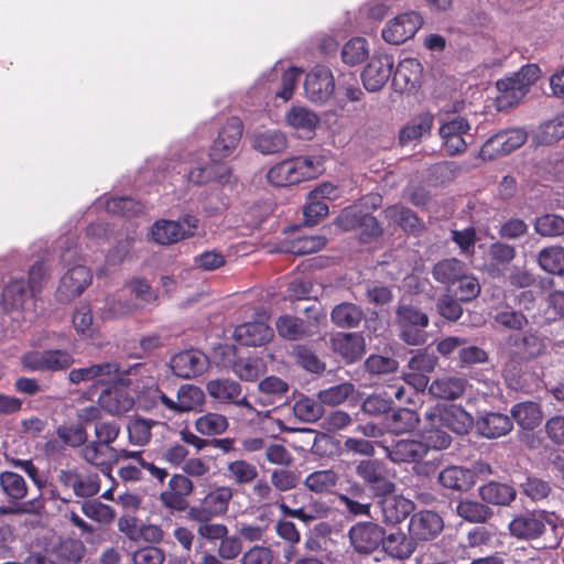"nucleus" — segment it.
Masks as SVG:
<instances>
[{
	"label": "nucleus",
	"mask_w": 564,
	"mask_h": 564,
	"mask_svg": "<svg viewBox=\"0 0 564 564\" xmlns=\"http://www.w3.org/2000/svg\"><path fill=\"white\" fill-rule=\"evenodd\" d=\"M324 159L321 155H300L281 161L267 173L274 186H290L317 177L324 172Z\"/></svg>",
	"instance_id": "f257e3e1"
},
{
	"label": "nucleus",
	"mask_w": 564,
	"mask_h": 564,
	"mask_svg": "<svg viewBox=\"0 0 564 564\" xmlns=\"http://www.w3.org/2000/svg\"><path fill=\"white\" fill-rule=\"evenodd\" d=\"M203 152L188 153V166L185 176L188 183L194 185H207L218 183L224 185L229 182L231 169L220 161H204Z\"/></svg>",
	"instance_id": "f03ea898"
},
{
	"label": "nucleus",
	"mask_w": 564,
	"mask_h": 564,
	"mask_svg": "<svg viewBox=\"0 0 564 564\" xmlns=\"http://www.w3.org/2000/svg\"><path fill=\"white\" fill-rule=\"evenodd\" d=\"M234 489L229 486H218L209 491L197 505L187 510V519L194 522H209L214 518L227 513Z\"/></svg>",
	"instance_id": "7ed1b4c3"
},
{
	"label": "nucleus",
	"mask_w": 564,
	"mask_h": 564,
	"mask_svg": "<svg viewBox=\"0 0 564 564\" xmlns=\"http://www.w3.org/2000/svg\"><path fill=\"white\" fill-rule=\"evenodd\" d=\"M20 360L24 369L33 372L65 371L75 361L73 355L64 349L26 351Z\"/></svg>",
	"instance_id": "20e7f679"
},
{
	"label": "nucleus",
	"mask_w": 564,
	"mask_h": 564,
	"mask_svg": "<svg viewBox=\"0 0 564 564\" xmlns=\"http://www.w3.org/2000/svg\"><path fill=\"white\" fill-rule=\"evenodd\" d=\"M395 322L400 328V338L408 345H422L425 343V327L429 317L413 305L401 304L395 312Z\"/></svg>",
	"instance_id": "39448f33"
},
{
	"label": "nucleus",
	"mask_w": 564,
	"mask_h": 564,
	"mask_svg": "<svg viewBox=\"0 0 564 564\" xmlns=\"http://www.w3.org/2000/svg\"><path fill=\"white\" fill-rule=\"evenodd\" d=\"M424 420L427 424H442L458 435L467 434L474 424L473 416L455 404L432 406L425 411Z\"/></svg>",
	"instance_id": "423d86ee"
},
{
	"label": "nucleus",
	"mask_w": 564,
	"mask_h": 564,
	"mask_svg": "<svg viewBox=\"0 0 564 564\" xmlns=\"http://www.w3.org/2000/svg\"><path fill=\"white\" fill-rule=\"evenodd\" d=\"M198 219L186 215L177 221L161 219L151 227L152 239L160 245L175 243L195 234Z\"/></svg>",
	"instance_id": "0eeeda50"
},
{
	"label": "nucleus",
	"mask_w": 564,
	"mask_h": 564,
	"mask_svg": "<svg viewBox=\"0 0 564 564\" xmlns=\"http://www.w3.org/2000/svg\"><path fill=\"white\" fill-rule=\"evenodd\" d=\"M422 24L423 19L417 12H404L388 21L381 35L387 43L399 45L412 39Z\"/></svg>",
	"instance_id": "6e6552de"
},
{
	"label": "nucleus",
	"mask_w": 564,
	"mask_h": 564,
	"mask_svg": "<svg viewBox=\"0 0 564 564\" xmlns=\"http://www.w3.org/2000/svg\"><path fill=\"white\" fill-rule=\"evenodd\" d=\"M356 474L376 497L392 494L395 489L394 482L389 478L386 465L380 460H361L356 467Z\"/></svg>",
	"instance_id": "1a4fd4ad"
},
{
	"label": "nucleus",
	"mask_w": 564,
	"mask_h": 564,
	"mask_svg": "<svg viewBox=\"0 0 564 564\" xmlns=\"http://www.w3.org/2000/svg\"><path fill=\"white\" fill-rule=\"evenodd\" d=\"M335 90L332 70L323 65L314 66L305 76L304 91L308 100L315 104L327 101Z\"/></svg>",
	"instance_id": "9d476101"
},
{
	"label": "nucleus",
	"mask_w": 564,
	"mask_h": 564,
	"mask_svg": "<svg viewBox=\"0 0 564 564\" xmlns=\"http://www.w3.org/2000/svg\"><path fill=\"white\" fill-rule=\"evenodd\" d=\"M242 135V122L239 118L232 117L221 127L217 138L214 140L209 158L212 161H223L230 158L238 148Z\"/></svg>",
	"instance_id": "9b49d317"
},
{
	"label": "nucleus",
	"mask_w": 564,
	"mask_h": 564,
	"mask_svg": "<svg viewBox=\"0 0 564 564\" xmlns=\"http://www.w3.org/2000/svg\"><path fill=\"white\" fill-rule=\"evenodd\" d=\"M194 482L184 474H174L167 482L166 489L161 491V503L171 511L182 512L188 510L187 498L194 491Z\"/></svg>",
	"instance_id": "f8f14e48"
},
{
	"label": "nucleus",
	"mask_w": 564,
	"mask_h": 564,
	"mask_svg": "<svg viewBox=\"0 0 564 564\" xmlns=\"http://www.w3.org/2000/svg\"><path fill=\"white\" fill-rule=\"evenodd\" d=\"M269 314L262 311L257 314L256 322H247L235 328L234 338L245 346H262L273 337V329L269 326Z\"/></svg>",
	"instance_id": "ddd939ff"
},
{
	"label": "nucleus",
	"mask_w": 564,
	"mask_h": 564,
	"mask_svg": "<svg viewBox=\"0 0 564 564\" xmlns=\"http://www.w3.org/2000/svg\"><path fill=\"white\" fill-rule=\"evenodd\" d=\"M528 68L529 65H523L520 73L497 82L498 95L496 100L499 109L511 107L525 96L529 86Z\"/></svg>",
	"instance_id": "4468645a"
},
{
	"label": "nucleus",
	"mask_w": 564,
	"mask_h": 564,
	"mask_svg": "<svg viewBox=\"0 0 564 564\" xmlns=\"http://www.w3.org/2000/svg\"><path fill=\"white\" fill-rule=\"evenodd\" d=\"M120 367L117 362L105 361L89 365L83 368L72 369L68 372V380L73 384L94 382L95 384H106L119 376Z\"/></svg>",
	"instance_id": "2eb2a0df"
},
{
	"label": "nucleus",
	"mask_w": 564,
	"mask_h": 564,
	"mask_svg": "<svg viewBox=\"0 0 564 564\" xmlns=\"http://www.w3.org/2000/svg\"><path fill=\"white\" fill-rule=\"evenodd\" d=\"M90 282L89 269L83 264H75L61 278L56 296L61 302H69L79 296Z\"/></svg>",
	"instance_id": "dca6fc26"
},
{
	"label": "nucleus",
	"mask_w": 564,
	"mask_h": 564,
	"mask_svg": "<svg viewBox=\"0 0 564 564\" xmlns=\"http://www.w3.org/2000/svg\"><path fill=\"white\" fill-rule=\"evenodd\" d=\"M384 530L373 522H359L349 530V539L352 547L359 554H370L382 542Z\"/></svg>",
	"instance_id": "f3484780"
},
{
	"label": "nucleus",
	"mask_w": 564,
	"mask_h": 564,
	"mask_svg": "<svg viewBox=\"0 0 564 564\" xmlns=\"http://www.w3.org/2000/svg\"><path fill=\"white\" fill-rule=\"evenodd\" d=\"M208 365L207 356L196 349L181 351L174 355L170 361L173 373L183 379L200 376Z\"/></svg>",
	"instance_id": "a211bd4d"
},
{
	"label": "nucleus",
	"mask_w": 564,
	"mask_h": 564,
	"mask_svg": "<svg viewBox=\"0 0 564 564\" xmlns=\"http://www.w3.org/2000/svg\"><path fill=\"white\" fill-rule=\"evenodd\" d=\"M392 67V56L387 54L373 55L361 73L364 87L372 93L380 90L389 80Z\"/></svg>",
	"instance_id": "6ab92c4d"
},
{
	"label": "nucleus",
	"mask_w": 564,
	"mask_h": 564,
	"mask_svg": "<svg viewBox=\"0 0 564 564\" xmlns=\"http://www.w3.org/2000/svg\"><path fill=\"white\" fill-rule=\"evenodd\" d=\"M443 519L434 511L415 512L409 522V533L414 541H431L443 530Z\"/></svg>",
	"instance_id": "aec40b11"
},
{
	"label": "nucleus",
	"mask_w": 564,
	"mask_h": 564,
	"mask_svg": "<svg viewBox=\"0 0 564 564\" xmlns=\"http://www.w3.org/2000/svg\"><path fill=\"white\" fill-rule=\"evenodd\" d=\"M469 129L468 121L463 117H455L442 123L438 132L449 155H456L466 150L467 142L464 135L468 133Z\"/></svg>",
	"instance_id": "412c9836"
},
{
	"label": "nucleus",
	"mask_w": 564,
	"mask_h": 564,
	"mask_svg": "<svg viewBox=\"0 0 564 564\" xmlns=\"http://www.w3.org/2000/svg\"><path fill=\"white\" fill-rule=\"evenodd\" d=\"M329 347L347 364H352L365 354L366 343L360 333L338 332L330 337Z\"/></svg>",
	"instance_id": "4be33fe9"
},
{
	"label": "nucleus",
	"mask_w": 564,
	"mask_h": 564,
	"mask_svg": "<svg viewBox=\"0 0 564 564\" xmlns=\"http://www.w3.org/2000/svg\"><path fill=\"white\" fill-rule=\"evenodd\" d=\"M380 446L387 457L397 464L416 463L426 455L425 445L421 441L413 438H402L391 445L381 443Z\"/></svg>",
	"instance_id": "5701e85b"
},
{
	"label": "nucleus",
	"mask_w": 564,
	"mask_h": 564,
	"mask_svg": "<svg viewBox=\"0 0 564 564\" xmlns=\"http://www.w3.org/2000/svg\"><path fill=\"white\" fill-rule=\"evenodd\" d=\"M32 290L23 280L12 279L2 292V305L8 312H26L33 305Z\"/></svg>",
	"instance_id": "b1692460"
},
{
	"label": "nucleus",
	"mask_w": 564,
	"mask_h": 564,
	"mask_svg": "<svg viewBox=\"0 0 564 564\" xmlns=\"http://www.w3.org/2000/svg\"><path fill=\"white\" fill-rule=\"evenodd\" d=\"M379 506L382 521L389 524L402 522L414 509V503L400 495H382Z\"/></svg>",
	"instance_id": "393cba45"
},
{
	"label": "nucleus",
	"mask_w": 564,
	"mask_h": 564,
	"mask_svg": "<svg viewBox=\"0 0 564 564\" xmlns=\"http://www.w3.org/2000/svg\"><path fill=\"white\" fill-rule=\"evenodd\" d=\"M285 122L300 138L311 139L319 122V118L311 109L295 106L285 113Z\"/></svg>",
	"instance_id": "a878e982"
},
{
	"label": "nucleus",
	"mask_w": 564,
	"mask_h": 564,
	"mask_svg": "<svg viewBox=\"0 0 564 564\" xmlns=\"http://www.w3.org/2000/svg\"><path fill=\"white\" fill-rule=\"evenodd\" d=\"M115 454L116 447L105 446L96 441L85 444L80 449V456L86 463L100 468L108 476L113 465Z\"/></svg>",
	"instance_id": "bb28decb"
},
{
	"label": "nucleus",
	"mask_w": 564,
	"mask_h": 564,
	"mask_svg": "<svg viewBox=\"0 0 564 564\" xmlns=\"http://www.w3.org/2000/svg\"><path fill=\"white\" fill-rule=\"evenodd\" d=\"M100 408L112 415H121L130 411L135 401L134 398L123 388L106 389L98 399Z\"/></svg>",
	"instance_id": "cd10ccee"
},
{
	"label": "nucleus",
	"mask_w": 564,
	"mask_h": 564,
	"mask_svg": "<svg viewBox=\"0 0 564 564\" xmlns=\"http://www.w3.org/2000/svg\"><path fill=\"white\" fill-rule=\"evenodd\" d=\"M275 328L279 336L288 340H301L315 333L311 322L288 314L276 319Z\"/></svg>",
	"instance_id": "c85d7f7f"
},
{
	"label": "nucleus",
	"mask_w": 564,
	"mask_h": 564,
	"mask_svg": "<svg viewBox=\"0 0 564 564\" xmlns=\"http://www.w3.org/2000/svg\"><path fill=\"white\" fill-rule=\"evenodd\" d=\"M467 380L460 376H442L432 381L429 392L444 400H455L463 395Z\"/></svg>",
	"instance_id": "c756f323"
},
{
	"label": "nucleus",
	"mask_w": 564,
	"mask_h": 564,
	"mask_svg": "<svg viewBox=\"0 0 564 564\" xmlns=\"http://www.w3.org/2000/svg\"><path fill=\"white\" fill-rule=\"evenodd\" d=\"M421 70V64L416 59L401 61L392 78L393 86L401 91L415 89L420 83Z\"/></svg>",
	"instance_id": "7c9ffc66"
},
{
	"label": "nucleus",
	"mask_w": 564,
	"mask_h": 564,
	"mask_svg": "<svg viewBox=\"0 0 564 564\" xmlns=\"http://www.w3.org/2000/svg\"><path fill=\"white\" fill-rule=\"evenodd\" d=\"M224 476L232 485L248 486L257 480L259 471L254 464L246 459H235L226 464Z\"/></svg>",
	"instance_id": "2f4dec72"
},
{
	"label": "nucleus",
	"mask_w": 564,
	"mask_h": 564,
	"mask_svg": "<svg viewBox=\"0 0 564 564\" xmlns=\"http://www.w3.org/2000/svg\"><path fill=\"white\" fill-rule=\"evenodd\" d=\"M252 147L262 154H274L286 149L288 139L276 129L259 131L252 135Z\"/></svg>",
	"instance_id": "473e14b6"
},
{
	"label": "nucleus",
	"mask_w": 564,
	"mask_h": 564,
	"mask_svg": "<svg viewBox=\"0 0 564 564\" xmlns=\"http://www.w3.org/2000/svg\"><path fill=\"white\" fill-rule=\"evenodd\" d=\"M206 390L213 399L231 404L237 403L242 391L240 383L229 378L208 381Z\"/></svg>",
	"instance_id": "72a5a7b5"
},
{
	"label": "nucleus",
	"mask_w": 564,
	"mask_h": 564,
	"mask_svg": "<svg viewBox=\"0 0 564 564\" xmlns=\"http://www.w3.org/2000/svg\"><path fill=\"white\" fill-rule=\"evenodd\" d=\"M381 545L389 556L397 560L409 558L414 552L413 539L401 531L383 534Z\"/></svg>",
	"instance_id": "f704fd0d"
},
{
	"label": "nucleus",
	"mask_w": 564,
	"mask_h": 564,
	"mask_svg": "<svg viewBox=\"0 0 564 564\" xmlns=\"http://www.w3.org/2000/svg\"><path fill=\"white\" fill-rule=\"evenodd\" d=\"M440 484L448 489L465 491L474 485L473 474L468 468L448 466L438 474Z\"/></svg>",
	"instance_id": "c9c22d12"
},
{
	"label": "nucleus",
	"mask_w": 564,
	"mask_h": 564,
	"mask_svg": "<svg viewBox=\"0 0 564 564\" xmlns=\"http://www.w3.org/2000/svg\"><path fill=\"white\" fill-rule=\"evenodd\" d=\"M419 422V414L406 408H400L384 419L386 427L393 434L410 433L416 429Z\"/></svg>",
	"instance_id": "e433bc0d"
},
{
	"label": "nucleus",
	"mask_w": 564,
	"mask_h": 564,
	"mask_svg": "<svg viewBox=\"0 0 564 564\" xmlns=\"http://www.w3.org/2000/svg\"><path fill=\"white\" fill-rule=\"evenodd\" d=\"M384 217L399 225L404 231L417 235L424 229L422 220L409 208L402 206H389L383 210Z\"/></svg>",
	"instance_id": "4c0bfd02"
},
{
	"label": "nucleus",
	"mask_w": 564,
	"mask_h": 564,
	"mask_svg": "<svg viewBox=\"0 0 564 564\" xmlns=\"http://www.w3.org/2000/svg\"><path fill=\"white\" fill-rule=\"evenodd\" d=\"M466 270L467 267L463 261L456 258H451L438 261L433 267L432 275L442 284L454 285L458 279L465 274Z\"/></svg>",
	"instance_id": "58836bf2"
},
{
	"label": "nucleus",
	"mask_w": 564,
	"mask_h": 564,
	"mask_svg": "<svg viewBox=\"0 0 564 564\" xmlns=\"http://www.w3.org/2000/svg\"><path fill=\"white\" fill-rule=\"evenodd\" d=\"M512 427L508 415L501 413H489L478 422L480 434L488 438H496L506 435Z\"/></svg>",
	"instance_id": "ea45409f"
},
{
	"label": "nucleus",
	"mask_w": 564,
	"mask_h": 564,
	"mask_svg": "<svg viewBox=\"0 0 564 564\" xmlns=\"http://www.w3.org/2000/svg\"><path fill=\"white\" fill-rule=\"evenodd\" d=\"M158 424L156 421L150 419H131L127 425L129 443L140 447L148 445L152 437V429Z\"/></svg>",
	"instance_id": "a19ab883"
},
{
	"label": "nucleus",
	"mask_w": 564,
	"mask_h": 564,
	"mask_svg": "<svg viewBox=\"0 0 564 564\" xmlns=\"http://www.w3.org/2000/svg\"><path fill=\"white\" fill-rule=\"evenodd\" d=\"M362 317V310L358 305L348 302L336 305L330 313L332 322L343 328L356 327Z\"/></svg>",
	"instance_id": "79ce46f5"
},
{
	"label": "nucleus",
	"mask_w": 564,
	"mask_h": 564,
	"mask_svg": "<svg viewBox=\"0 0 564 564\" xmlns=\"http://www.w3.org/2000/svg\"><path fill=\"white\" fill-rule=\"evenodd\" d=\"M339 476L333 469H322L311 473L304 480L305 487L315 494L330 492L338 484Z\"/></svg>",
	"instance_id": "37998d69"
},
{
	"label": "nucleus",
	"mask_w": 564,
	"mask_h": 564,
	"mask_svg": "<svg viewBox=\"0 0 564 564\" xmlns=\"http://www.w3.org/2000/svg\"><path fill=\"white\" fill-rule=\"evenodd\" d=\"M433 116L429 112L421 113L412 119L410 123L400 131V142L405 144L430 134L433 126Z\"/></svg>",
	"instance_id": "c03bdc74"
},
{
	"label": "nucleus",
	"mask_w": 564,
	"mask_h": 564,
	"mask_svg": "<svg viewBox=\"0 0 564 564\" xmlns=\"http://www.w3.org/2000/svg\"><path fill=\"white\" fill-rule=\"evenodd\" d=\"M250 499L258 503L260 509H267L272 506L279 507V503L283 500V498L274 491L271 482L267 481L264 478H257V480H254L250 491Z\"/></svg>",
	"instance_id": "a18cd8bd"
},
{
	"label": "nucleus",
	"mask_w": 564,
	"mask_h": 564,
	"mask_svg": "<svg viewBox=\"0 0 564 564\" xmlns=\"http://www.w3.org/2000/svg\"><path fill=\"white\" fill-rule=\"evenodd\" d=\"M204 401L205 394L200 388L193 384H183L176 393V413L194 411Z\"/></svg>",
	"instance_id": "49530a36"
},
{
	"label": "nucleus",
	"mask_w": 564,
	"mask_h": 564,
	"mask_svg": "<svg viewBox=\"0 0 564 564\" xmlns=\"http://www.w3.org/2000/svg\"><path fill=\"white\" fill-rule=\"evenodd\" d=\"M479 494L484 501L501 506L510 503L516 497V491L512 487L495 481L480 487Z\"/></svg>",
	"instance_id": "de8ad7c7"
},
{
	"label": "nucleus",
	"mask_w": 564,
	"mask_h": 564,
	"mask_svg": "<svg viewBox=\"0 0 564 564\" xmlns=\"http://www.w3.org/2000/svg\"><path fill=\"white\" fill-rule=\"evenodd\" d=\"M228 426L227 417L214 412L206 413L195 421L196 431L206 436L220 435L228 430Z\"/></svg>",
	"instance_id": "09e8293b"
},
{
	"label": "nucleus",
	"mask_w": 564,
	"mask_h": 564,
	"mask_svg": "<svg viewBox=\"0 0 564 564\" xmlns=\"http://www.w3.org/2000/svg\"><path fill=\"white\" fill-rule=\"evenodd\" d=\"M98 307L102 319H115L128 315L135 310V305L129 301L117 299L113 295H107Z\"/></svg>",
	"instance_id": "8fccbe9b"
},
{
	"label": "nucleus",
	"mask_w": 564,
	"mask_h": 564,
	"mask_svg": "<svg viewBox=\"0 0 564 564\" xmlns=\"http://www.w3.org/2000/svg\"><path fill=\"white\" fill-rule=\"evenodd\" d=\"M258 389L263 394L259 402L265 405L281 399L288 392L289 386L281 378L270 376L259 382Z\"/></svg>",
	"instance_id": "3c124183"
},
{
	"label": "nucleus",
	"mask_w": 564,
	"mask_h": 564,
	"mask_svg": "<svg viewBox=\"0 0 564 564\" xmlns=\"http://www.w3.org/2000/svg\"><path fill=\"white\" fill-rule=\"evenodd\" d=\"M369 56L368 42L364 37H352L341 48V59L345 64L357 65Z\"/></svg>",
	"instance_id": "603ef678"
},
{
	"label": "nucleus",
	"mask_w": 564,
	"mask_h": 564,
	"mask_svg": "<svg viewBox=\"0 0 564 564\" xmlns=\"http://www.w3.org/2000/svg\"><path fill=\"white\" fill-rule=\"evenodd\" d=\"M540 267L552 274L564 273V248L553 246L543 249L538 258Z\"/></svg>",
	"instance_id": "864d4df0"
},
{
	"label": "nucleus",
	"mask_w": 564,
	"mask_h": 564,
	"mask_svg": "<svg viewBox=\"0 0 564 564\" xmlns=\"http://www.w3.org/2000/svg\"><path fill=\"white\" fill-rule=\"evenodd\" d=\"M0 487L11 500H21L28 494L24 478L13 471H3L0 474Z\"/></svg>",
	"instance_id": "5fc2aeb1"
},
{
	"label": "nucleus",
	"mask_w": 564,
	"mask_h": 564,
	"mask_svg": "<svg viewBox=\"0 0 564 564\" xmlns=\"http://www.w3.org/2000/svg\"><path fill=\"white\" fill-rule=\"evenodd\" d=\"M442 424H429L422 432V443L425 445V453L429 449L442 451L447 448L452 443V437L448 433L442 430Z\"/></svg>",
	"instance_id": "6e6d98bb"
},
{
	"label": "nucleus",
	"mask_w": 564,
	"mask_h": 564,
	"mask_svg": "<svg viewBox=\"0 0 564 564\" xmlns=\"http://www.w3.org/2000/svg\"><path fill=\"white\" fill-rule=\"evenodd\" d=\"M354 392L355 386L352 383L341 382L321 390L317 398L321 403L334 406L345 402Z\"/></svg>",
	"instance_id": "4d7b16f0"
},
{
	"label": "nucleus",
	"mask_w": 564,
	"mask_h": 564,
	"mask_svg": "<svg viewBox=\"0 0 564 564\" xmlns=\"http://www.w3.org/2000/svg\"><path fill=\"white\" fill-rule=\"evenodd\" d=\"M294 415L307 423H313L319 420L324 414L323 403L310 398H302L293 405Z\"/></svg>",
	"instance_id": "13d9d810"
},
{
	"label": "nucleus",
	"mask_w": 564,
	"mask_h": 564,
	"mask_svg": "<svg viewBox=\"0 0 564 564\" xmlns=\"http://www.w3.org/2000/svg\"><path fill=\"white\" fill-rule=\"evenodd\" d=\"M85 553L84 544L78 540L62 541L55 549L56 557L64 564H77Z\"/></svg>",
	"instance_id": "bf43d9fd"
},
{
	"label": "nucleus",
	"mask_w": 564,
	"mask_h": 564,
	"mask_svg": "<svg viewBox=\"0 0 564 564\" xmlns=\"http://www.w3.org/2000/svg\"><path fill=\"white\" fill-rule=\"evenodd\" d=\"M365 368L370 375L381 377L397 372L399 362L392 357L372 354L366 359Z\"/></svg>",
	"instance_id": "052dcab7"
},
{
	"label": "nucleus",
	"mask_w": 564,
	"mask_h": 564,
	"mask_svg": "<svg viewBox=\"0 0 564 564\" xmlns=\"http://www.w3.org/2000/svg\"><path fill=\"white\" fill-rule=\"evenodd\" d=\"M456 512L469 522H484L491 516L488 507L471 500L460 501L456 507Z\"/></svg>",
	"instance_id": "680f3d73"
},
{
	"label": "nucleus",
	"mask_w": 564,
	"mask_h": 564,
	"mask_svg": "<svg viewBox=\"0 0 564 564\" xmlns=\"http://www.w3.org/2000/svg\"><path fill=\"white\" fill-rule=\"evenodd\" d=\"M106 210L115 215L131 217L143 210V205L130 197H113L106 202Z\"/></svg>",
	"instance_id": "e2e57ef3"
},
{
	"label": "nucleus",
	"mask_w": 564,
	"mask_h": 564,
	"mask_svg": "<svg viewBox=\"0 0 564 564\" xmlns=\"http://www.w3.org/2000/svg\"><path fill=\"white\" fill-rule=\"evenodd\" d=\"M270 482L275 492H285L294 489L299 482V476L286 468H275L270 473Z\"/></svg>",
	"instance_id": "0e129e2a"
},
{
	"label": "nucleus",
	"mask_w": 564,
	"mask_h": 564,
	"mask_svg": "<svg viewBox=\"0 0 564 564\" xmlns=\"http://www.w3.org/2000/svg\"><path fill=\"white\" fill-rule=\"evenodd\" d=\"M301 74L302 69L297 67H290L282 74L279 87H270V90L274 93L275 97L283 99L284 101H288L289 99L292 98L294 94V89L296 87Z\"/></svg>",
	"instance_id": "69168bd1"
},
{
	"label": "nucleus",
	"mask_w": 564,
	"mask_h": 564,
	"mask_svg": "<svg viewBox=\"0 0 564 564\" xmlns=\"http://www.w3.org/2000/svg\"><path fill=\"white\" fill-rule=\"evenodd\" d=\"M534 228L544 237H556L564 234V218L553 214H546L536 218Z\"/></svg>",
	"instance_id": "338daca9"
},
{
	"label": "nucleus",
	"mask_w": 564,
	"mask_h": 564,
	"mask_svg": "<svg viewBox=\"0 0 564 564\" xmlns=\"http://www.w3.org/2000/svg\"><path fill=\"white\" fill-rule=\"evenodd\" d=\"M457 288L454 290L455 296L463 302H468L478 296L480 292V284L476 276L468 273V269L465 274L456 282Z\"/></svg>",
	"instance_id": "774afa93"
}]
</instances>
